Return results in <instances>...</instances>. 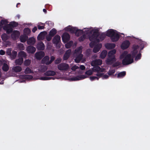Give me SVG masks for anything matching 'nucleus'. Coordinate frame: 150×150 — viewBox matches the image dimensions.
<instances>
[{"mask_svg":"<svg viewBox=\"0 0 150 150\" xmlns=\"http://www.w3.org/2000/svg\"><path fill=\"white\" fill-rule=\"evenodd\" d=\"M100 77L99 76H91L90 77V80L91 81H93L94 80H95L96 79L97 80H98L99 78H100Z\"/></svg>","mask_w":150,"mask_h":150,"instance_id":"nucleus-39","label":"nucleus"},{"mask_svg":"<svg viewBox=\"0 0 150 150\" xmlns=\"http://www.w3.org/2000/svg\"><path fill=\"white\" fill-rule=\"evenodd\" d=\"M106 35L110 37L112 42L117 41L119 38V35L117 31L112 29L108 30L106 34Z\"/></svg>","mask_w":150,"mask_h":150,"instance_id":"nucleus-4","label":"nucleus"},{"mask_svg":"<svg viewBox=\"0 0 150 150\" xmlns=\"http://www.w3.org/2000/svg\"><path fill=\"white\" fill-rule=\"evenodd\" d=\"M49 57L46 56L42 60V62L43 63L45 64H50L49 61Z\"/></svg>","mask_w":150,"mask_h":150,"instance_id":"nucleus-25","label":"nucleus"},{"mask_svg":"<svg viewBox=\"0 0 150 150\" xmlns=\"http://www.w3.org/2000/svg\"><path fill=\"white\" fill-rule=\"evenodd\" d=\"M62 59L60 58H59L55 61V63L58 64L60 63Z\"/></svg>","mask_w":150,"mask_h":150,"instance_id":"nucleus-47","label":"nucleus"},{"mask_svg":"<svg viewBox=\"0 0 150 150\" xmlns=\"http://www.w3.org/2000/svg\"><path fill=\"white\" fill-rule=\"evenodd\" d=\"M3 64L2 70L5 71H8L9 69V63L8 61L7 60H2L1 64Z\"/></svg>","mask_w":150,"mask_h":150,"instance_id":"nucleus-8","label":"nucleus"},{"mask_svg":"<svg viewBox=\"0 0 150 150\" xmlns=\"http://www.w3.org/2000/svg\"><path fill=\"white\" fill-rule=\"evenodd\" d=\"M43 11L45 12V13H46L47 12L46 10L45 9H43Z\"/></svg>","mask_w":150,"mask_h":150,"instance_id":"nucleus-56","label":"nucleus"},{"mask_svg":"<svg viewBox=\"0 0 150 150\" xmlns=\"http://www.w3.org/2000/svg\"><path fill=\"white\" fill-rule=\"evenodd\" d=\"M116 52V50L114 49L109 51L108 53V58L106 60L107 64H111L116 61L114 54Z\"/></svg>","mask_w":150,"mask_h":150,"instance_id":"nucleus-6","label":"nucleus"},{"mask_svg":"<svg viewBox=\"0 0 150 150\" xmlns=\"http://www.w3.org/2000/svg\"><path fill=\"white\" fill-rule=\"evenodd\" d=\"M97 57V55H95L93 56L92 57V58H93V59H94V58H96Z\"/></svg>","mask_w":150,"mask_h":150,"instance_id":"nucleus-55","label":"nucleus"},{"mask_svg":"<svg viewBox=\"0 0 150 150\" xmlns=\"http://www.w3.org/2000/svg\"><path fill=\"white\" fill-rule=\"evenodd\" d=\"M20 76L21 78L24 79L28 80L31 79L33 78V76L30 75H21Z\"/></svg>","mask_w":150,"mask_h":150,"instance_id":"nucleus-27","label":"nucleus"},{"mask_svg":"<svg viewBox=\"0 0 150 150\" xmlns=\"http://www.w3.org/2000/svg\"><path fill=\"white\" fill-rule=\"evenodd\" d=\"M24 32L25 34L28 35L30 33V30L28 28H26L24 29Z\"/></svg>","mask_w":150,"mask_h":150,"instance_id":"nucleus-38","label":"nucleus"},{"mask_svg":"<svg viewBox=\"0 0 150 150\" xmlns=\"http://www.w3.org/2000/svg\"><path fill=\"white\" fill-rule=\"evenodd\" d=\"M20 4V3H18V4H17V5H16V7H17L18 5V4Z\"/></svg>","mask_w":150,"mask_h":150,"instance_id":"nucleus-60","label":"nucleus"},{"mask_svg":"<svg viewBox=\"0 0 150 150\" xmlns=\"http://www.w3.org/2000/svg\"><path fill=\"white\" fill-rule=\"evenodd\" d=\"M8 23V21L6 20H1V24L0 25V29L1 28H2V26L3 25H5V26L6 25V24H7Z\"/></svg>","mask_w":150,"mask_h":150,"instance_id":"nucleus-29","label":"nucleus"},{"mask_svg":"<svg viewBox=\"0 0 150 150\" xmlns=\"http://www.w3.org/2000/svg\"><path fill=\"white\" fill-rule=\"evenodd\" d=\"M115 72V70L114 69L110 70L108 72V74L109 76L113 74Z\"/></svg>","mask_w":150,"mask_h":150,"instance_id":"nucleus-44","label":"nucleus"},{"mask_svg":"<svg viewBox=\"0 0 150 150\" xmlns=\"http://www.w3.org/2000/svg\"><path fill=\"white\" fill-rule=\"evenodd\" d=\"M16 16L18 17V18H20V15H17Z\"/></svg>","mask_w":150,"mask_h":150,"instance_id":"nucleus-57","label":"nucleus"},{"mask_svg":"<svg viewBox=\"0 0 150 150\" xmlns=\"http://www.w3.org/2000/svg\"><path fill=\"white\" fill-rule=\"evenodd\" d=\"M133 50L132 51L131 54H128L127 51H124L120 56V58L122 59V63L123 65H126L131 64L133 62V59L137 55L135 60L137 61L140 59L141 57V54L139 52V47L137 45H134L132 48Z\"/></svg>","mask_w":150,"mask_h":150,"instance_id":"nucleus-2","label":"nucleus"},{"mask_svg":"<svg viewBox=\"0 0 150 150\" xmlns=\"http://www.w3.org/2000/svg\"><path fill=\"white\" fill-rule=\"evenodd\" d=\"M62 38L63 41L64 42L66 43L69 40L70 36L67 33H64L63 34Z\"/></svg>","mask_w":150,"mask_h":150,"instance_id":"nucleus-15","label":"nucleus"},{"mask_svg":"<svg viewBox=\"0 0 150 150\" xmlns=\"http://www.w3.org/2000/svg\"><path fill=\"white\" fill-rule=\"evenodd\" d=\"M80 69L82 70H84L85 69V67L83 65H81L80 67Z\"/></svg>","mask_w":150,"mask_h":150,"instance_id":"nucleus-53","label":"nucleus"},{"mask_svg":"<svg viewBox=\"0 0 150 150\" xmlns=\"http://www.w3.org/2000/svg\"><path fill=\"white\" fill-rule=\"evenodd\" d=\"M56 33V30L54 29H53L50 31L49 35L53 36Z\"/></svg>","mask_w":150,"mask_h":150,"instance_id":"nucleus-35","label":"nucleus"},{"mask_svg":"<svg viewBox=\"0 0 150 150\" xmlns=\"http://www.w3.org/2000/svg\"><path fill=\"white\" fill-rule=\"evenodd\" d=\"M23 62V59L22 58H19L16 59L15 61L16 65H21Z\"/></svg>","mask_w":150,"mask_h":150,"instance_id":"nucleus-26","label":"nucleus"},{"mask_svg":"<svg viewBox=\"0 0 150 150\" xmlns=\"http://www.w3.org/2000/svg\"><path fill=\"white\" fill-rule=\"evenodd\" d=\"M69 68V65L66 63H61L58 65V69L61 71H66Z\"/></svg>","mask_w":150,"mask_h":150,"instance_id":"nucleus-9","label":"nucleus"},{"mask_svg":"<svg viewBox=\"0 0 150 150\" xmlns=\"http://www.w3.org/2000/svg\"><path fill=\"white\" fill-rule=\"evenodd\" d=\"M17 25L18 23H17L15 22H11L10 24L4 26L3 28L4 30L6 31L7 33L9 34L12 32L13 28L17 26Z\"/></svg>","mask_w":150,"mask_h":150,"instance_id":"nucleus-7","label":"nucleus"},{"mask_svg":"<svg viewBox=\"0 0 150 150\" xmlns=\"http://www.w3.org/2000/svg\"><path fill=\"white\" fill-rule=\"evenodd\" d=\"M38 28L39 29H43L44 28V27L43 26H40L38 25Z\"/></svg>","mask_w":150,"mask_h":150,"instance_id":"nucleus-52","label":"nucleus"},{"mask_svg":"<svg viewBox=\"0 0 150 150\" xmlns=\"http://www.w3.org/2000/svg\"><path fill=\"white\" fill-rule=\"evenodd\" d=\"M39 79L42 80H47L51 79H54L52 77H47L46 76H44L41 77L39 78Z\"/></svg>","mask_w":150,"mask_h":150,"instance_id":"nucleus-36","label":"nucleus"},{"mask_svg":"<svg viewBox=\"0 0 150 150\" xmlns=\"http://www.w3.org/2000/svg\"><path fill=\"white\" fill-rule=\"evenodd\" d=\"M1 38L3 41H5L8 39L9 36L7 34L4 33L1 35Z\"/></svg>","mask_w":150,"mask_h":150,"instance_id":"nucleus-28","label":"nucleus"},{"mask_svg":"<svg viewBox=\"0 0 150 150\" xmlns=\"http://www.w3.org/2000/svg\"><path fill=\"white\" fill-rule=\"evenodd\" d=\"M85 61V59H83V60H82V62H84Z\"/></svg>","mask_w":150,"mask_h":150,"instance_id":"nucleus-59","label":"nucleus"},{"mask_svg":"<svg viewBox=\"0 0 150 150\" xmlns=\"http://www.w3.org/2000/svg\"><path fill=\"white\" fill-rule=\"evenodd\" d=\"M27 42L29 45H33L35 43V39L34 38L32 37L28 39Z\"/></svg>","mask_w":150,"mask_h":150,"instance_id":"nucleus-23","label":"nucleus"},{"mask_svg":"<svg viewBox=\"0 0 150 150\" xmlns=\"http://www.w3.org/2000/svg\"><path fill=\"white\" fill-rule=\"evenodd\" d=\"M55 74V72L51 70L47 71L45 73V75L48 76H53Z\"/></svg>","mask_w":150,"mask_h":150,"instance_id":"nucleus-24","label":"nucleus"},{"mask_svg":"<svg viewBox=\"0 0 150 150\" xmlns=\"http://www.w3.org/2000/svg\"><path fill=\"white\" fill-rule=\"evenodd\" d=\"M20 35L19 32L17 30H14L12 32L11 37L13 39H16L18 38Z\"/></svg>","mask_w":150,"mask_h":150,"instance_id":"nucleus-12","label":"nucleus"},{"mask_svg":"<svg viewBox=\"0 0 150 150\" xmlns=\"http://www.w3.org/2000/svg\"><path fill=\"white\" fill-rule=\"evenodd\" d=\"M60 37L58 35H56L53 38L52 41L54 44L56 45L60 42Z\"/></svg>","mask_w":150,"mask_h":150,"instance_id":"nucleus-16","label":"nucleus"},{"mask_svg":"<svg viewBox=\"0 0 150 150\" xmlns=\"http://www.w3.org/2000/svg\"><path fill=\"white\" fill-rule=\"evenodd\" d=\"M12 50L11 48H9L7 50L6 52V54L9 55H11V51Z\"/></svg>","mask_w":150,"mask_h":150,"instance_id":"nucleus-45","label":"nucleus"},{"mask_svg":"<svg viewBox=\"0 0 150 150\" xmlns=\"http://www.w3.org/2000/svg\"><path fill=\"white\" fill-rule=\"evenodd\" d=\"M41 68L42 69H40V71H41L42 72H45L47 69V67L45 66H41Z\"/></svg>","mask_w":150,"mask_h":150,"instance_id":"nucleus-43","label":"nucleus"},{"mask_svg":"<svg viewBox=\"0 0 150 150\" xmlns=\"http://www.w3.org/2000/svg\"><path fill=\"white\" fill-rule=\"evenodd\" d=\"M79 69V67L76 65H74L71 68V70L73 71H75L76 69Z\"/></svg>","mask_w":150,"mask_h":150,"instance_id":"nucleus-46","label":"nucleus"},{"mask_svg":"<svg viewBox=\"0 0 150 150\" xmlns=\"http://www.w3.org/2000/svg\"><path fill=\"white\" fill-rule=\"evenodd\" d=\"M126 74V72L125 71H123L121 72L118 74H117V77L118 78H121L123 77Z\"/></svg>","mask_w":150,"mask_h":150,"instance_id":"nucleus-34","label":"nucleus"},{"mask_svg":"<svg viewBox=\"0 0 150 150\" xmlns=\"http://www.w3.org/2000/svg\"><path fill=\"white\" fill-rule=\"evenodd\" d=\"M22 69L21 67L19 66L13 67L12 68L13 71L16 72H19L22 70Z\"/></svg>","mask_w":150,"mask_h":150,"instance_id":"nucleus-22","label":"nucleus"},{"mask_svg":"<svg viewBox=\"0 0 150 150\" xmlns=\"http://www.w3.org/2000/svg\"><path fill=\"white\" fill-rule=\"evenodd\" d=\"M28 38V37L25 35H21L20 37V39L21 42H24L26 41Z\"/></svg>","mask_w":150,"mask_h":150,"instance_id":"nucleus-31","label":"nucleus"},{"mask_svg":"<svg viewBox=\"0 0 150 150\" xmlns=\"http://www.w3.org/2000/svg\"><path fill=\"white\" fill-rule=\"evenodd\" d=\"M5 53V52L3 50H0V54L1 55H4Z\"/></svg>","mask_w":150,"mask_h":150,"instance_id":"nucleus-49","label":"nucleus"},{"mask_svg":"<svg viewBox=\"0 0 150 150\" xmlns=\"http://www.w3.org/2000/svg\"><path fill=\"white\" fill-rule=\"evenodd\" d=\"M102 60L98 59L93 61L91 62V64L92 66H95L96 65H100L102 64Z\"/></svg>","mask_w":150,"mask_h":150,"instance_id":"nucleus-14","label":"nucleus"},{"mask_svg":"<svg viewBox=\"0 0 150 150\" xmlns=\"http://www.w3.org/2000/svg\"><path fill=\"white\" fill-rule=\"evenodd\" d=\"M107 52L106 50H103L101 53L100 54V57L102 59L106 57L107 54Z\"/></svg>","mask_w":150,"mask_h":150,"instance_id":"nucleus-30","label":"nucleus"},{"mask_svg":"<svg viewBox=\"0 0 150 150\" xmlns=\"http://www.w3.org/2000/svg\"><path fill=\"white\" fill-rule=\"evenodd\" d=\"M31 61L29 59L25 60L24 62V64L25 65L27 66L30 65V64Z\"/></svg>","mask_w":150,"mask_h":150,"instance_id":"nucleus-41","label":"nucleus"},{"mask_svg":"<svg viewBox=\"0 0 150 150\" xmlns=\"http://www.w3.org/2000/svg\"><path fill=\"white\" fill-rule=\"evenodd\" d=\"M2 62V61L0 60V66L1 65Z\"/></svg>","mask_w":150,"mask_h":150,"instance_id":"nucleus-58","label":"nucleus"},{"mask_svg":"<svg viewBox=\"0 0 150 150\" xmlns=\"http://www.w3.org/2000/svg\"><path fill=\"white\" fill-rule=\"evenodd\" d=\"M102 47V45L101 44H98L96 45L94 47L93 51L96 53L98 52L101 48Z\"/></svg>","mask_w":150,"mask_h":150,"instance_id":"nucleus-18","label":"nucleus"},{"mask_svg":"<svg viewBox=\"0 0 150 150\" xmlns=\"http://www.w3.org/2000/svg\"><path fill=\"white\" fill-rule=\"evenodd\" d=\"M102 72H100L99 73H101L102 74V76H101L100 77H101L103 79H107L108 78V77H109V75H107V74H105V75H103V74L102 73Z\"/></svg>","mask_w":150,"mask_h":150,"instance_id":"nucleus-42","label":"nucleus"},{"mask_svg":"<svg viewBox=\"0 0 150 150\" xmlns=\"http://www.w3.org/2000/svg\"><path fill=\"white\" fill-rule=\"evenodd\" d=\"M105 69L104 68H100L99 66H97L94 67L92 69H90L87 71L85 72L86 75H79L76 76L71 78V81H77L84 79L88 77V76H90L92 75L93 71H96L97 72L96 74V76L100 77L102 75L101 73H100V72H105Z\"/></svg>","mask_w":150,"mask_h":150,"instance_id":"nucleus-3","label":"nucleus"},{"mask_svg":"<svg viewBox=\"0 0 150 150\" xmlns=\"http://www.w3.org/2000/svg\"><path fill=\"white\" fill-rule=\"evenodd\" d=\"M88 50H89V51H91V50H88Z\"/></svg>","mask_w":150,"mask_h":150,"instance_id":"nucleus-61","label":"nucleus"},{"mask_svg":"<svg viewBox=\"0 0 150 150\" xmlns=\"http://www.w3.org/2000/svg\"><path fill=\"white\" fill-rule=\"evenodd\" d=\"M105 47L108 49H110L114 48L115 47V45L114 43H107L105 44Z\"/></svg>","mask_w":150,"mask_h":150,"instance_id":"nucleus-21","label":"nucleus"},{"mask_svg":"<svg viewBox=\"0 0 150 150\" xmlns=\"http://www.w3.org/2000/svg\"><path fill=\"white\" fill-rule=\"evenodd\" d=\"M25 74H30L33 72V71L29 68H27L24 71Z\"/></svg>","mask_w":150,"mask_h":150,"instance_id":"nucleus-37","label":"nucleus"},{"mask_svg":"<svg viewBox=\"0 0 150 150\" xmlns=\"http://www.w3.org/2000/svg\"><path fill=\"white\" fill-rule=\"evenodd\" d=\"M0 84H3V83H0Z\"/></svg>","mask_w":150,"mask_h":150,"instance_id":"nucleus-62","label":"nucleus"},{"mask_svg":"<svg viewBox=\"0 0 150 150\" xmlns=\"http://www.w3.org/2000/svg\"><path fill=\"white\" fill-rule=\"evenodd\" d=\"M52 36H51L50 35L47 37V41H49L51 40Z\"/></svg>","mask_w":150,"mask_h":150,"instance_id":"nucleus-48","label":"nucleus"},{"mask_svg":"<svg viewBox=\"0 0 150 150\" xmlns=\"http://www.w3.org/2000/svg\"><path fill=\"white\" fill-rule=\"evenodd\" d=\"M71 50H68L67 51L64 55L63 60H65L67 59L71 54Z\"/></svg>","mask_w":150,"mask_h":150,"instance_id":"nucleus-17","label":"nucleus"},{"mask_svg":"<svg viewBox=\"0 0 150 150\" xmlns=\"http://www.w3.org/2000/svg\"><path fill=\"white\" fill-rule=\"evenodd\" d=\"M46 33V32H41L38 35V38L39 40H41L44 39Z\"/></svg>","mask_w":150,"mask_h":150,"instance_id":"nucleus-20","label":"nucleus"},{"mask_svg":"<svg viewBox=\"0 0 150 150\" xmlns=\"http://www.w3.org/2000/svg\"><path fill=\"white\" fill-rule=\"evenodd\" d=\"M26 50L29 53L33 54L36 51V48L32 46H28L26 48Z\"/></svg>","mask_w":150,"mask_h":150,"instance_id":"nucleus-13","label":"nucleus"},{"mask_svg":"<svg viewBox=\"0 0 150 150\" xmlns=\"http://www.w3.org/2000/svg\"><path fill=\"white\" fill-rule=\"evenodd\" d=\"M18 55L20 57V58H23V57H25L26 56V54L25 52L21 51L18 53Z\"/></svg>","mask_w":150,"mask_h":150,"instance_id":"nucleus-32","label":"nucleus"},{"mask_svg":"<svg viewBox=\"0 0 150 150\" xmlns=\"http://www.w3.org/2000/svg\"><path fill=\"white\" fill-rule=\"evenodd\" d=\"M82 49V47L81 46L75 51L74 56L76 58L74 61L76 63H79L83 58V55L81 54Z\"/></svg>","mask_w":150,"mask_h":150,"instance_id":"nucleus-5","label":"nucleus"},{"mask_svg":"<svg viewBox=\"0 0 150 150\" xmlns=\"http://www.w3.org/2000/svg\"><path fill=\"white\" fill-rule=\"evenodd\" d=\"M19 47L21 50H23L24 49V46L23 44H21L19 45Z\"/></svg>","mask_w":150,"mask_h":150,"instance_id":"nucleus-50","label":"nucleus"},{"mask_svg":"<svg viewBox=\"0 0 150 150\" xmlns=\"http://www.w3.org/2000/svg\"><path fill=\"white\" fill-rule=\"evenodd\" d=\"M73 44V42L71 41H70L65 45L66 47L67 48H70Z\"/></svg>","mask_w":150,"mask_h":150,"instance_id":"nucleus-40","label":"nucleus"},{"mask_svg":"<svg viewBox=\"0 0 150 150\" xmlns=\"http://www.w3.org/2000/svg\"><path fill=\"white\" fill-rule=\"evenodd\" d=\"M23 81H21V82H23Z\"/></svg>","mask_w":150,"mask_h":150,"instance_id":"nucleus-63","label":"nucleus"},{"mask_svg":"<svg viewBox=\"0 0 150 150\" xmlns=\"http://www.w3.org/2000/svg\"><path fill=\"white\" fill-rule=\"evenodd\" d=\"M45 46L44 44L42 42H38L37 45V49L39 50H43L44 49Z\"/></svg>","mask_w":150,"mask_h":150,"instance_id":"nucleus-19","label":"nucleus"},{"mask_svg":"<svg viewBox=\"0 0 150 150\" xmlns=\"http://www.w3.org/2000/svg\"><path fill=\"white\" fill-rule=\"evenodd\" d=\"M17 53L15 51H13L12 52V54H11V55H10L11 59H14L16 58L17 55Z\"/></svg>","mask_w":150,"mask_h":150,"instance_id":"nucleus-33","label":"nucleus"},{"mask_svg":"<svg viewBox=\"0 0 150 150\" xmlns=\"http://www.w3.org/2000/svg\"><path fill=\"white\" fill-rule=\"evenodd\" d=\"M37 28L36 27H34L32 29V31L33 33H35L36 31L37 30Z\"/></svg>","mask_w":150,"mask_h":150,"instance_id":"nucleus-54","label":"nucleus"},{"mask_svg":"<svg viewBox=\"0 0 150 150\" xmlns=\"http://www.w3.org/2000/svg\"><path fill=\"white\" fill-rule=\"evenodd\" d=\"M130 44V43L129 41L125 40L122 43L121 47L122 49H126L129 47Z\"/></svg>","mask_w":150,"mask_h":150,"instance_id":"nucleus-11","label":"nucleus"},{"mask_svg":"<svg viewBox=\"0 0 150 150\" xmlns=\"http://www.w3.org/2000/svg\"><path fill=\"white\" fill-rule=\"evenodd\" d=\"M67 31L71 33H75V35L79 36L82 33L83 34L82 36L79 38L80 41H83L85 38H88L91 42L90 44L91 47H92L95 45V43L103 40L105 37L104 33L98 35V30L97 29H93L92 28H85L83 30H78L76 28L69 26L66 28Z\"/></svg>","mask_w":150,"mask_h":150,"instance_id":"nucleus-1","label":"nucleus"},{"mask_svg":"<svg viewBox=\"0 0 150 150\" xmlns=\"http://www.w3.org/2000/svg\"><path fill=\"white\" fill-rule=\"evenodd\" d=\"M45 55V53L43 52L40 51L37 52L35 54V57L37 59H41Z\"/></svg>","mask_w":150,"mask_h":150,"instance_id":"nucleus-10","label":"nucleus"},{"mask_svg":"<svg viewBox=\"0 0 150 150\" xmlns=\"http://www.w3.org/2000/svg\"><path fill=\"white\" fill-rule=\"evenodd\" d=\"M54 57L53 56H52L51 57V60L49 61V62L51 64L52 62L54 59Z\"/></svg>","mask_w":150,"mask_h":150,"instance_id":"nucleus-51","label":"nucleus"}]
</instances>
